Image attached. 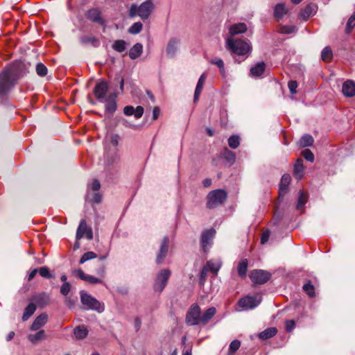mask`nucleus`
<instances>
[{
    "mask_svg": "<svg viewBox=\"0 0 355 355\" xmlns=\"http://www.w3.org/2000/svg\"><path fill=\"white\" fill-rule=\"evenodd\" d=\"M288 9L285 7L284 3H277L274 9V16L275 19L279 20L288 13Z\"/></svg>",
    "mask_w": 355,
    "mask_h": 355,
    "instance_id": "a211bd4d",
    "label": "nucleus"
},
{
    "mask_svg": "<svg viewBox=\"0 0 355 355\" xmlns=\"http://www.w3.org/2000/svg\"><path fill=\"white\" fill-rule=\"evenodd\" d=\"M143 28V24L141 22L134 23L128 29V32L131 34L139 33Z\"/></svg>",
    "mask_w": 355,
    "mask_h": 355,
    "instance_id": "58836bf2",
    "label": "nucleus"
},
{
    "mask_svg": "<svg viewBox=\"0 0 355 355\" xmlns=\"http://www.w3.org/2000/svg\"><path fill=\"white\" fill-rule=\"evenodd\" d=\"M35 310H36L35 305L33 303L29 304L24 310V314L22 316V320L24 321L27 320L34 313Z\"/></svg>",
    "mask_w": 355,
    "mask_h": 355,
    "instance_id": "473e14b6",
    "label": "nucleus"
},
{
    "mask_svg": "<svg viewBox=\"0 0 355 355\" xmlns=\"http://www.w3.org/2000/svg\"><path fill=\"white\" fill-rule=\"evenodd\" d=\"M261 301V297L246 296L239 301V306L243 309H252L257 306Z\"/></svg>",
    "mask_w": 355,
    "mask_h": 355,
    "instance_id": "1a4fd4ad",
    "label": "nucleus"
},
{
    "mask_svg": "<svg viewBox=\"0 0 355 355\" xmlns=\"http://www.w3.org/2000/svg\"><path fill=\"white\" fill-rule=\"evenodd\" d=\"M71 289V284L69 282H64L61 288H60V293L64 295H67Z\"/></svg>",
    "mask_w": 355,
    "mask_h": 355,
    "instance_id": "8fccbe9b",
    "label": "nucleus"
},
{
    "mask_svg": "<svg viewBox=\"0 0 355 355\" xmlns=\"http://www.w3.org/2000/svg\"><path fill=\"white\" fill-rule=\"evenodd\" d=\"M105 110L110 113H113L116 108V103L115 101V96L110 94L107 98H105Z\"/></svg>",
    "mask_w": 355,
    "mask_h": 355,
    "instance_id": "aec40b11",
    "label": "nucleus"
},
{
    "mask_svg": "<svg viewBox=\"0 0 355 355\" xmlns=\"http://www.w3.org/2000/svg\"><path fill=\"white\" fill-rule=\"evenodd\" d=\"M295 30L296 28L295 26H282L279 27V32L283 34L293 33Z\"/></svg>",
    "mask_w": 355,
    "mask_h": 355,
    "instance_id": "49530a36",
    "label": "nucleus"
},
{
    "mask_svg": "<svg viewBox=\"0 0 355 355\" xmlns=\"http://www.w3.org/2000/svg\"><path fill=\"white\" fill-rule=\"evenodd\" d=\"M91 200L96 203H99L101 201V196L98 193H96L93 195Z\"/></svg>",
    "mask_w": 355,
    "mask_h": 355,
    "instance_id": "052dcab7",
    "label": "nucleus"
},
{
    "mask_svg": "<svg viewBox=\"0 0 355 355\" xmlns=\"http://www.w3.org/2000/svg\"><path fill=\"white\" fill-rule=\"evenodd\" d=\"M295 325V323L294 320H287L286 322V331H292L294 329Z\"/></svg>",
    "mask_w": 355,
    "mask_h": 355,
    "instance_id": "13d9d810",
    "label": "nucleus"
},
{
    "mask_svg": "<svg viewBox=\"0 0 355 355\" xmlns=\"http://www.w3.org/2000/svg\"><path fill=\"white\" fill-rule=\"evenodd\" d=\"M46 338V333L44 330H40L35 334H29L28 336V340L33 344H36L42 340H45Z\"/></svg>",
    "mask_w": 355,
    "mask_h": 355,
    "instance_id": "5701e85b",
    "label": "nucleus"
},
{
    "mask_svg": "<svg viewBox=\"0 0 355 355\" xmlns=\"http://www.w3.org/2000/svg\"><path fill=\"white\" fill-rule=\"evenodd\" d=\"M227 198V193L222 189H217L209 193L207 196V206L213 209L223 204Z\"/></svg>",
    "mask_w": 355,
    "mask_h": 355,
    "instance_id": "20e7f679",
    "label": "nucleus"
},
{
    "mask_svg": "<svg viewBox=\"0 0 355 355\" xmlns=\"http://www.w3.org/2000/svg\"><path fill=\"white\" fill-rule=\"evenodd\" d=\"M303 290L307 293V295L310 297H313L315 295L314 286L310 283H307L303 286Z\"/></svg>",
    "mask_w": 355,
    "mask_h": 355,
    "instance_id": "a18cd8bd",
    "label": "nucleus"
},
{
    "mask_svg": "<svg viewBox=\"0 0 355 355\" xmlns=\"http://www.w3.org/2000/svg\"><path fill=\"white\" fill-rule=\"evenodd\" d=\"M247 31V26L244 23H239L232 25L230 28V34L233 37L234 35L245 33Z\"/></svg>",
    "mask_w": 355,
    "mask_h": 355,
    "instance_id": "f3484780",
    "label": "nucleus"
},
{
    "mask_svg": "<svg viewBox=\"0 0 355 355\" xmlns=\"http://www.w3.org/2000/svg\"><path fill=\"white\" fill-rule=\"evenodd\" d=\"M313 143V138L309 135H305L300 139L299 144L301 147L310 146Z\"/></svg>",
    "mask_w": 355,
    "mask_h": 355,
    "instance_id": "72a5a7b5",
    "label": "nucleus"
},
{
    "mask_svg": "<svg viewBox=\"0 0 355 355\" xmlns=\"http://www.w3.org/2000/svg\"><path fill=\"white\" fill-rule=\"evenodd\" d=\"M270 274L263 270H254L250 273V278L254 284H263L268 282Z\"/></svg>",
    "mask_w": 355,
    "mask_h": 355,
    "instance_id": "6e6552de",
    "label": "nucleus"
},
{
    "mask_svg": "<svg viewBox=\"0 0 355 355\" xmlns=\"http://www.w3.org/2000/svg\"><path fill=\"white\" fill-rule=\"evenodd\" d=\"M221 266L222 262L220 260H210L207 261L205 266V269H207V270H209L211 272L214 274H217Z\"/></svg>",
    "mask_w": 355,
    "mask_h": 355,
    "instance_id": "6ab92c4d",
    "label": "nucleus"
},
{
    "mask_svg": "<svg viewBox=\"0 0 355 355\" xmlns=\"http://www.w3.org/2000/svg\"><path fill=\"white\" fill-rule=\"evenodd\" d=\"M241 346V343L238 340H233L230 345V352L233 354L239 349Z\"/></svg>",
    "mask_w": 355,
    "mask_h": 355,
    "instance_id": "09e8293b",
    "label": "nucleus"
},
{
    "mask_svg": "<svg viewBox=\"0 0 355 355\" xmlns=\"http://www.w3.org/2000/svg\"><path fill=\"white\" fill-rule=\"evenodd\" d=\"M224 157L230 164H232L235 162V154L228 149H225Z\"/></svg>",
    "mask_w": 355,
    "mask_h": 355,
    "instance_id": "79ce46f5",
    "label": "nucleus"
},
{
    "mask_svg": "<svg viewBox=\"0 0 355 355\" xmlns=\"http://www.w3.org/2000/svg\"><path fill=\"white\" fill-rule=\"evenodd\" d=\"M204 187H209L211 184V180L210 179H205L202 182Z\"/></svg>",
    "mask_w": 355,
    "mask_h": 355,
    "instance_id": "69168bd1",
    "label": "nucleus"
},
{
    "mask_svg": "<svg viewBox=\"0 0 355 355\" xmlns=\"http://www.w3.org/2000/svg\"><path fill=\"white\" fill-rule=\"evenodd\" d=\"M265 71V64L264 62H258L254 67H252L250 69V74L252 76H261Z\"/></svg>",
    "mask_w": 355,
    "mask_h": 355,
    "instance_id": "c756f323",
    "label": "nucleus"
},
{
    "mask_svg": "<svg viewBox=\"0 0 355 355\" xmlns=\"http://www.w3.org/2000/svg\"><path fill=\"white\" fill-rule=\"evenodd\" d=\"M107 89V83L105 81H101L96 85L94 93L98 100H103L105 98Z\"/></svg>",
    "mask_w": 355,
    "mask_h": 355,
    "instance_id": "ddd939ff",
    "label": "nucleus"
},
{
    "mask_svg": "<svg viewBox=\"0 0 355 355\" xmlns=\"http://www.w3.org/2000/svg\"><path fill=\"white\" fill-rule=\"evenodd\" d=\"M297 86H298L297 83L295 80H291L288 83V89H289L291 93L293 94H294L297 92L296 89H297Z\"/></svg>",
    "mask_w": 355,
    "mask_h": 355,
    "instance_id": "603ef678",
    "label": "nucleus"
},
{
    "mask_svg": "<svg viewBox=\"0 0 355 355\" xmlns=\"http://www.w3.org/2000/svg\"><path fill=\"white\" fill-rule=\"evenodd\" d=\"M154 10V4L150 1H146L140 5L132 4L129 9L130 17H139L142 20L147 19Z\"/></svg>",
    "mask_w": 355,
    "mask_h": 355,
    "instance_id": "7ed1b4c3",
    "label": "nucleus"
},
{
    "mask_svg": "<svg viewBox=\"0 0 355 355\" xmlns=\"http://www.w3.org/2000/svg\"><path fill=\"white\" fill-rule=\"evenodd\" d=\"M332 57L331 50L329 47H325L321 53V58L324 62H329Z\"/></svg>",
    "mask_w": 355,
    "mask_h": 355,
    "instance_id": "ea45409f",
    "label": "nucleus"
},
{
    "mask_svg": "<svg viewBox=\"0 0 355 355\" xmlns=\"http://www.w3.org/2000/svg\"><path fill=\"white\" fill-rule=\"evenodd\" d=\"M302 156L304 157L305 159L307 161L313 162L314 161V155L309 149H305L302 153Z\"/></svg>",
    "mask_w": 355,
    "mask_h": 355,
    "instance_id": "de8ad7c7",
    "label": "nucleus"
},
{
    "mask_svg": "<svg viewBox=\"0 0 355 355\" xmlns=\"http://www.w3.org/2000/svg\"><path fill=\"white\" fill-rule=\"evenodd\" d=\"M37 273V269H33L28 275V280L33 279Z\"/></svg>",
    "mask_w": 355,
    "mask_h": 355,
    "instance_id": "e2e57ef3",
    "label": "nucleus"
},
{
    "mask_svg": "<svg viewBox=\"0 0 355 355\" xmlns=\"http://www.w3.org/2000/svg\"><path fill=\"white\" fill-rule=\"evenodd\" d=\"M205 80H206V75L205 73H202L200 76V77L198 80V82L197 83L196 87V90H195V93H194V98H193L194 102H196L198 100L200 94L202 92L203 85L205 84Z\"/></svg>",
    "mask_w": 355,
    "mask_h": 355,
    "instance_id": "4be33fe9",
    "label": "nucleus"
},
{
    "mask_svg": "<svg viewBox=\"0 0 355 355\" xmlns=\"http://www.w3.org/2000/svg\"><path fill=\"white\" fill-rule=\"evenodd\" d=\"M270 237V232L268 231H266L262 233L261 238V244H265L269 239Z\"/></svg>",
    "mask_w": 355,
    "mask_h": 355,
    "instance_id": "bf43d9fd",
    "label": "nucleus"
},
{
    "mask_svg": "<svg viewBox=\"0 0 355 355\" xmlns=\"http://www.w3.org/2000/svg\"><path fill=\"white\" fill-rule=\"evenodd\" d=\"M112 48L116 51L123 52L126 48V42L122 40H116L112 44Z\"/></svg>",
    "mask_w": 355,
    "mask_h": 355,
    "instance_id": "c9c22d12",
    "label": "nucleus"
},
{
    "mask_svg": "<svg viewBox=\"0 0 355 355\" xmlns=\"http://www.w3.org/2000/svg\"><path fill=\"white\" fill-rule=\"evenodd\" d=\"M186 322L190 325L201 324V310L198 304H193L190 306L186 316Z\"/></svg>",
    "mask_w": 355,
    "mask_h": 355,
    "instance_id": "423d86ee",
    "label": "nucleus"
},
{
    "mask_svg": "<svg viewBox=\"0 0 355 355\" xmlns=\"http://www.w3.org/2000/svg\"><path fill=\"white\" fill-rule=\"evenodd\" d=\"M159 114V110L158 107H155L153 110V119H157Z\"/></svg>",
    "mask_w": 355,
    "mask_h": 355,
    "instance_id": "0e129e2a",
    "label": "nucleus"
},
{
    "mask_svg": "<svg viewBox=\"0 0 355 355\" xmlns=\"http://www.w3.org/2000/svg\"><path fill=\"white\" fill-rule=\"evenodd\" d=\"M315 5H309L305 8V9L300 13L301 17L304 19H307L311 16L315 12Z\"/></svg>",
    "mask_w": 355,
    "mask_h": 355,
    "instance_id": "f704fd0d",
    "label": "nucleus"
},
{
    "mask_svg": "<svg viewBox=\"0 0 355 355\" xmlns=\"http://www.w3.org/2000/svg\"><path fill=\"white\" fill-rule=\"evenodd\" d=\"M17 67L13 65L0 73V94L6 93L19 78Z\"/></svg>",
    "mask_w": 355,
    "mask_h": 355,
    "instance_id": "f257e3e1",
    "label": "nucleus"
},
{
    "mask_svg": "<svg viewBox=\"0 0 355 355\" xmlns=\"http://www.w3.org/2000/svg\"><path fill=\"white\" fill-rule=\"evenodd\" d=\"M226 46L230 51L239 55H248L252 50L249 41L234 40L232 37L226 40Z\"/></svg>",
    "mask_w": 355,
    "mask_h": 355,
    "instance_id": "f03ea898",
    "label": "nucleus"
},
{
    "mask_svg": "<svg viewBox=\"0 0 355 355\" xmlns=\"http://www.w3.org/2000/svg\"><path fill=\"white\" fill-rule=\"evenodd\" d=\"M98 274L100 275L101 278H98V277H94L92 275H87L85 282H87L90 284H93L102 283L103 282L102 278H103L105 276V268H103L101 270V271L98 272Z\"/></svg>",
    "mask_w": 355,
    "mask_h": 355,
    "instance_id": "c85d7f7f",
    "label": "nucleus"
},
{
    "mask_svg": "<svg viewBox=\"0 0 355 355\" xmlns=\"http://www.w3.org/2000/svg\"><path fill=\"white\" fill-rule=\"evenodd\" d=\"M303 171H304V166H303V160L302 159H298L295 164L294 166V175L295 177L300 180L303 177Z\"/></svg>",
    "mask_w": 355,
    "mask_h": 355,
    "instance_id": "bb28decb",
    "label": "nucleus"
},
{
    "mask_svg": "<svg viewBox=\"0 0 355 355\" xmlns=\"http://www.w3.org/2000/svg\"><path fill=\"white\" fill-rule=\"evenodd\" d=\"M216 309L214 307L207 309L202 315H201V324H207L216 314Z\"/></svg>",
    "mask_w": 355,
    "mask_h": 355,
    "instance_id": "393cba45",
    "label": "nucleus"
},
{
    "mask_svg": "<svg viewBox=\"0 0 355 355\" xmlns=\"http://www.w3.org/2000/svg\"><path fill=\"white\" fill-rule=\"evenodd\" d=\"M39 272H40V275L43 277H46V278L51 277V274H50L49 270L47 267L40 268L39 270Z\"/></svg>",
    "mask_w": 355,
    "mask_h": 355,
    "instance_id": "864d4df0",
    "label": "nucleus"
},
{
    "mask_svg": "<svg viewBox=\"0 0 355 355\" xmlns=\"http://www.w3.org/2000/svg\"><path fill=\"white\" fill-rule=\"evenodd\" d=\"M119 140L120 137L118 135H112L110 137V143L114 147L118 146Z\"/></svg>",
    "mask_w": 355,
    "mask_h": 355,
    "instance_id": "5fc2aeb1",
    "label": "nucleus"
},
{
    "mask_svg": "<svg viewBox=\"0 0 355 355\" xmlns=\"http://www.w3.org/2000/svg\"><path fill=\"white\" fill-rule=\"evenodd\" d=\"M171 271L168 269L162 270L157 275L154 284L155 291L162 292L166 286Z\"/></svg>",
    "mask_w": 355,
    "mask_h": 355,
    "instance_id": "0eeeda50",
    "label": "nucleus"
},
{
    "mask_svg": "<svg viewBox=\"0 0 355 355\" xmlns=\"http://www.w3.org/2000/svg\"><path fill=\"white\" fill-rule=\"evenodd\" d=\"M143 52V46L140 43L135 44L129 51L130 59L135 60L139 57Z\"/></svg>",
    "mask_w": 355,
    "mask_h": 355,
    "instance_id": "412c9836",
    "label": "nucleus"
},
{
    "mask_svg": "<svg viewBox=\"0 0 355 355\" xmlns=\"http://www.w3.org/2000/svg\"><path fill=\"white\" fill-rule=\"evenodd\" d=\"M72 273L74 276L79 277L83 281H85L87 275V274H85L81 269H75Z\"/></svg>",
    "mask_w": 355,
    "mask_h": 355,
    "instance_id": "3c124183",
    "label": "nucleus"
},
{
    "mask_svg": "<svg viewBox=\"0 0 355 355\" xmlns=\"http://www.w3.org/2000/svg\"><path fill=\"white\" fill-rule=\"evenodd\" d=\"M123 112L127 116L134 115L136 119H139L144 114V108L141 106H137L136 108L132 106H125Z\"/></svg>",
    "mask_w": 355,
    "mask_h": 355,
    "instance_id": "4468645a",
    "label": "nucleus"
},
{
    "mask_svg": "<svg viewBox=\"0 0 355 355\" xmlns=\"http://www.w3.org/2000/svg\"><path fill=\"white\" fill-rule=\"evenodd\" d=\"M342 92L344 96L352 97L355 95V83L352 80H348L343 85Z\"/></svg>",
    "mask_w": 355,
    "mask_h": 355,
    "instance_id": "2eb2a0df",
    "label": "nucleus"
},
{
    "mask_svg": "<svg viewBox=\"0 0 355 355\" xmlns=\"http://www.w3.org/2000/svg\"><path fill=\"white\" fill-rule=\"evenodd\" d=\"M48 320V316L46 314H41L37 316L34 322H33L31 329L33 331H37L43 327Z\"/></svg>",
    "mask_w": 355,
    "mask_h": 355,
    "instance_id": "dca6fc26",
    "label": "nucleus"
},
{
    "mask_svg": "<svg viewBox=\"0 0 355 355\" xmlns=\"http://www.w3.org/2000/svg\"><path fill=\"white\" fill-rule=\"evenodd\" d=\"M277 330L276 328L270 327V328L265 329L262 332H261L259 334V337L261 339L266 340V339L273 337L277 334Z\"/></svg>",
    "mask_w": 355,
    "mask_h": 355,
    "instance_id": "2f4dec72",
    "label": "nucleus"
},
{
    "mask_svg": "<svg viewBox=\"0 0 355 355\" xmlns=\"http://www.w3.org/2000/svg\"><path fill=\"white\" fill-rule=\"evenodd\" d=\"M216 231L213 229L206 230L202 234L201 241L203 250L205 251H207L211 246V241L214 237Z\"/></svg>",
    "mask_w": 355,
    "mask_h": 355,
    "instance_id": "9b49d317",
    "label": "nucleus"
},
{
    "mask_svg": "<svg viewBox=\"0 0 355 355\" xmlns=\"http://www.w3.org/2000/svg\"><path fill=\"white\" fill-rule=\"evenodd\" d=\"M14 336H15V332H14V331H10V332L8 334V336H7V337H6V340H7L8 341L11 340L13 338Z\"/></svg>",
    "mask_w": 355,
    "mask_h": 355,
    "instance_id": "774afa93",
    "label": "nucleus"
},
{
    "mask_svg": "<svg viewBox=\"0 0 355 355\" xmlns=\"http://www.w3.org/2000/svg\"><path fill=\"white\" fill-rule=\"evenodd\" d=\"M307 200V196L302 191H300L298 202L297 204V209L300 210L303 206L306 204Z\"/></svg>",
    "mask_w": 355,
    "mask_h": 355,
    "instance_id": "4c0bfd02",
    "label": "nucleus"
},
{
    "mask_svg": "<svg viewBox=\"0 0 355 355\" xmlns=\"http://www.w3.org/2000/svg\"><path fill=\"white\" fill-rule=\"evenodd\" d=\"M291 182V176L288 174H284L281 179L279 186V196L284 195L286 192L287 187Z\"/></svg>",
    "mask_w": 355,
    "mask_h": 355,
    "instance_id": "a878e982",
    "label": "nucleus"
},
{
    "mask_svg": "<svg viewBox=\"0 0 355 355\" xmlns=\"http://www.w3.org/2000/svg\"><path fill=\"white\" fill-rule=\"evenodd\" d=\"M169 239L168 237H164L162 241L160 249L157 254L156 262L157 263H161L165 259L168 250Z\"/></svg>",
    "mask_w": 355,
    "mask_h": 355,
    "instance_id": "f8f14e48",
    "label": "nucleus"
},
{
    "mask_svg": "<svg viewBox=\"0 0 355 355\" xmlns=\"http://www.w3.org/2000/svg\"><path fill=\"white\" fill-rule=\"evenodd\" d=\"M211 62L219 68L220 72L223 76L225 75L224 63L221 59L216 58V59L212 60L211 61Z\"/></svg>",
    "mask_w": 355,
    "mask_h": 355,
    "instance_id": "c03bdc74",
    "label": "nucleus"
},
{
    "mask_svg": "<svg viewBox=\"0 0 355 355\" xmlns=\"http://www.w3.org/2000/svg\"><path fill=\"white\" fill-rule=\"evenodd\" d=\"M207 271V269H205V266L201 272V275H200L201 280H202L205 278Z\"/></svg>",
    "mask_w": 355,
    "mask_h": 355,
    "instance_id": "338daca9",
    "label": "nucleus"
},
{
    "mask_svg": "<svg viewBox=\"0 0 355 355\" xmlns=\"http://www.w3.org/2000/svg\"><path fill=\"white\" fill-rule=\"evenodd\" d=\"M355 26V21L354 19L349 17L347 23L346 30L347 33H349Z\"/></svg>",
    "mask_w": 355,
    "mask_h": 355,
    "instance_id": "4d7b16f0",
    "label": "nucleus"
},
{
    "mask_svg": "<svg viewBox=\"0 0 355 355\" xmlns=\"http://www.w3.org/2000/svg\"><path fill=\"white\" fill-rule=\"evenodd\" d=\"M73 334L76 339L81 340L87 336L88 330L85 326L81 325L74 329Z\"/></svg>",
    "mask_w": 355,
    "mask_h": 355,
    "instance_id": "cd10ccee",
    "label": "nucleus"
},
{
    "mask_svg": "<svg viewBox=\"0 0 355 355\" xmlns=\"http://www.w3.org/2000/svg\"><path fill=\"white\" fill-rule=\"evenodd\" d=\"M96 254L94 252H87L85 253L80 259V263L83 264L85 262L96 258Z\"/></svg>",
    "mask_w": 355,
    "mask_h": 355,
    "instance_id": "a19ab883",
    "label": "nucleus"
},
{
    "mask_svg": "<svg viewBox=\"0 0 355 355\" xmlns=\"http://www.w3.org/2000/svg\"><path fill=\"white\" fill-rule=\"evenodd\" d=\"M228 145L232 148H236L240 145V138L239 136L232 135L228 139Z\"/></svg>",
    "mask_w": 355,
    "mask_h": 355,
    "instance_id": "e433bc0d",
    "label": "nucleus"
},
{
    "mask_svg": "<svg viewBox=\"0 0 355 355\" xmlns=\"http://www.w3.org/2000/svg\"><path fill=\"white\" fill-rule=\"evenodd\" d=\"M248 262L246 259H242L239 261L237 267L239 275L241 277H245L248 270Z\"/></svg>",
    "mask_w": 355,
    "mask_h": 355,
    "instance_id": "7c9ffc66",
    "label": "nucleus"
},
{
    "mask_svg": "<svg viewBox=\"0 0 355 355\" xmlns=\"http://www.w3.org/2000/svg\"><path fill=\"white\" fill-rule=\"evenodd\" d=\"M85 236L88 240H92L93 238V233L90 228H88L85 220H80L79 226L76 232V239L80 240Z\"/></svg>",
    "mask_w": 355,
    "mask_h": 355,
    "instance_id": "9d476101",
    "label": "nucleus"
},
{
    "mask_svg": "<svg viewBox=\"0 0 355 355\" xmlns=\"http://www.w3.org/2000/svg\"><path fill=\"white\" fill-rule=\"evenodd\" d=\"M47 68L42 63H38L36 66V72L40 76H44L47 73Z\"/></svg>",
    "mask_w": 355,
    "mask_h": 355,
    "instance_id": "37998d69",
    "label": "nucleus"
},
{
    "mask_svg": "<svg viewBox=\"0 0 355 355\" xmlns=\"http://www.w3.org/2000/svg\"><path fill=\"white\" fill-rule=\"evenodd\" d=\"M101 187V184L99 181L94 180L91 184L89 185V188H91L94 191H97L99 190Z\"/></svg>",
    "mask_w": 355,
    "mask_h": 355,
    "instance_id": "6e6d98bb",
    "label": "nucleus"
},
{
    "mask_svg": "<svg viewBox=\"0 0 355 355\" xmlns=\"http://www.w3.org/2000/svg\"><path fill=\"white\" fill-rule=\"evenodd\" d=\"M178 46V41L175 39H171L169 40L167 47L166 53L169 57H173L177 51Z\"/></svg>",
    "mask_w": 355,
    "mask_h": 355,
    "instance_id": "b1692460",
    "label": "nucleus"
},
{
    "mask_svg": "<svg viewBox=\"0 0 355 355\" xmlns=\"http://www.w3.org/2000/svg\"><path fill=\"white\" fill-rule=\"evenodd\" d=\"M80 299L85 309L95 310L98 313H102L104 311L103 304H101L96 299L83 291L80 292Z\"/></svg>",
    "mask_w": 355,
    "mask_h": 355,
    "instance_id": "39448f33",
    "label": "nucleus"
},
{
    "mask_svg": "<svg viewBox=\"0 0 355 355\" xmlns=\"http://www.w3.org/2000/svg\"><path fill=\"white\" fill-rule=\"evenodd\" d=\"M75 303H76V301H75L74 300H73V299H71L70 297H67V298H66V300H65V304H66L68 306H69V307H72V306H74V304H75Z\"/></svg>",
    "mask_w": 355,
    "mask_h": 355,
    "instance_id": "680f3d73",
    "label": "nucleus"
}]
</instances>
